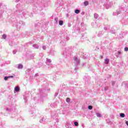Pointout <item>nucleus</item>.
I'll return each instance as SVG.
<instances>
[{
	"instance_id": "nucleus-1",
	"label": "nucleus",
	"mask_w": 128,
	"mask_h": 128,
	"mask_svg": "<svg viewBox=\"0 0 128 128\" xmlns=\"http://www.w3.org/2000/svg\"><path fill=\"white\" fill-rule=\"evenodd\" d=\"M20 88L16 86V88H14V90L16 92H18L20 90Z\"/></svg>"
},
{
	"instance_id": "nucleus-2",
	"label": "nucleus",
	"mask_w": 128,
	"mask_h": 128,
	"mask_svg": "<svg viewBox=\"0 0 128 128\" xmlns=\"http://www.w3.org/2000/svg\"><path fill=\"white\" fill-rule=\"evenodd\" d=\"M104 62H105V64H108L110 60L108 58H106V59H105Z\"/></svg>"
},
{
	"instance_id": "nucleus-3",
	"label": "nucleus",
	"mask_w": 128,
	"mask_h": 128,
	"mask_svg": "<svg viewBox=\"0 0 128 128\" xmlns=\"http://www.w3.org/2000/svg\"><path fill=\"white\" fill-rule=\"evenodd\" d=\"M18 69H22V68H23V66H22V64H18Z\"/></svg>"
},
{
	"instance_id": "nucleus-4",
	"label": "nucleus",
	"mask_w": 128,
	"mask_h": 128,
	"mask_svg": "<svg viewBox=\"0 0 128 128\" xmlns=\"http://www.w3.org/2000/svg\"><path fill=\"white\" fill-rule=\"evenodd\" d=\"M88 4H89V3H88V1H86L84 2V6H88Z\"/></svg>"
},
{
	"instance_id": "nucleus-5",
	"label": "nucleus",
	"mask_w": 128,
	"mask_h": 128,
	"mask_svg": "<svg viewBox=\"0 0 128 128\" xmlns=\"http://www.w3.org/2000/svg\"><path fill=\"white\" fill-rule=\"evenodd\" d=\"M80 10H75V11H74V12H75V14H78L80 13Z\"/></svg>"
},
{
	"instance_id": "nucleus-6",
	"label": "nucleus",
	"mask_w": 128,
	"mask_h": 128,
	"mask_svg": "<svg viewBox=\"0 0 128 128\" xmlns=\"http://www.w3.org/2000/svg\"><path fill=\"white\" fill-rule=\"evenodd\" d=\"M96 116L98 118H100L102 116V114L100 113H96Z\"/></svg>"
},
{
	"instance_id": "nucleus-7",
	"label": "nucleus",
	"mask_w": 128,
	"mask_h": 128,
	"mask_svg": "<svg viewBox=\"0 0 128 128\" xmlns=\"http://www.w3.org/2000/svg\"><path fill=\"white\" fill-rule=\"evenodd\" d=\"M120 116L124 118L125 117V114H124L123 113H121V114H120Z\"/></svg>"
},
{
	"instance_id": "nucleus-8",
	"label": "nucleus",
	"mask_w": 128,
	"mask_h": 128,
	"mask_svg": "<svg viewBox=\"0 0 128 128\" xmlns=\"http://www.w3.org/2000/svg\"><path fill=\"white\" fill-rule=\"evenodd\" d=\"M59 25H60V26L63 25V22H62V20L59 21Z\"/></svg>"
},
{
	"instance_id": "nucleus-9",
	"label": "nucleus",
	"mask_w": 128,
	"mask_h": 128,
	"mask_svg": "<svg viewBox=\"0 0 128 128\" xmlns=\"http://www.w3.org/2000/svg\"><path fill=\"white\" fill-rule=\"evenodd\" d=\"M94 17L96 19H97V18H98V14H94Z\"/></svg>"
},
{
	"instance_id": "nucleus-10",
	"label": "nucleus",
	"mask_w": 128,
	"mask_h": 128,
	"mask_svg": "<svg viewBox=\"0 0 128 128\" xmlns=\"http://www.w3.org/2000/svg\"><path fill=\"white\" fill-rule=\"evenodd\" d=\"M6 38V35L4 34H3L2 35V38L5 40Z\"/></svg>"
},
{
	"instance_id": "nucleus-11",
	"label": "nucleus",
	"mask_w": 128,
	"mask_h": 128,
	"mask_svg": "<svg viewBox=\"0 0 128 128\" xmlns=\"http://www.w3.org/2000/svg\"><path fill=\"white\" fill-rule=\"evenodd\" d=\"M73 58L75 62H78V58L76 56L74 57Z\"/></svg>"
},
{
	"instance_id": "nucleus-12",
	"label": "nucleus",
	"mask_w": 128,
	"mask_h": 128,
	"mask_svg": "<svg viewBox=\"0 0 128 128\" xmlns=\"http://www.w3.org/2000/svg\"><path fill=\"white\" fill-rule=\"evenodd\" d=\"M70 102V98H66V102Z\"/></svg>"
},
{
	"instance_id": "nucleus-13",
	"label": "nucleus",
	"mask_w": 128,
	"mask_h": 128,
	"mask_svg": "<svg viewBox=\"0 0 128 128\" xmlns=\"http://www.w3.org/2000/svg\"><path fill=\"white\" fill-rule=\"evenodd\" d=\"M10 77L8 76H5L4 78V80H8V78H9Z\"/></svg>"
},
{
	"instance_id": "nucleus-14",
	"label": "nucleus",
	"mask_w": 128,
	"mask_h": 128,
	"mask_svg": "<svg viewBox=\"0 0 128 128\" xmlns=\"http://www.w3.org/2000/svg\"><path fill=\"white\" fill-rule=\"evenodd\" d=\"M88 108H89V110H92V106H88Z\"/></svg>"
},
{
	"instance_id": "nucleus-15",
	"label": "nucleus",
	"mask_w": 128,
	"mask_h": 128,
	"mask_svg": "<svg viewBox=\"0 0 128 128\" xmlns=\"http://www.w3.org/2000/svg\"><path fill=\"white\" fill-rule=\"evenodd\" d=\"M124 51L125 52H128V47H125L124 48Z\"/></svg>"
},
{
	"instance_id": "nucleus-16",
	"label": "nucleus",
	"mask_w": 128,
	"mask_h": 128,
	"mask_svg": "<svg viewBox=\"0 0 128 128\" xmlns=\"http://www.w3.org/2000/svg\"><path fill=\"white\" fill-rule=\"evenodd\" d=\"M74 126H78V123L77 122H74Z\"/></svg>"
},
{
	"instance_id": "nucleus-17",
	"label": "nucleus",
	"mask_w": 128,
	"mask_h": 128,
	"mask_svg": "<svg viewBox=\"0 0 128 128\" xmlns=\"http://www.w3.org/2000/svg\"><path fill=\"white\" fill-rule=\"evenodd\" d=\"M56 22H58V18H56L54 20Z\"/></svg>"
},
{
	"instance_id": "nucleus-18",
	"label": "nucleus",
	"mask_w": 128,
	"mask_h": 128,
	"mask_svg": "<svg viewBox=\"0 0 128 128\" xmlns=\"http://www.w3.org/2000/svg\"><path fill=\"white\" fill-rule=\"evenodd\" d=\"M121 52H118V54H121Z\"/></svg>"
},
{
	"instance_id": "nucleus-19",
	"label": "nucleus",
	"mask_w": 128,
	"mask_h": 128,
	"mask_svg": "<svg viewBox=\"0 0 128 128\" xmlns=\"http://www.w3.org/2000/svg\"><path fill=\"white\" fill-rule=\"evenodd\" d=\"M126 124L127 126H128V121H126Z\"/></svg>"
},
{
	"instance_id": "nucleus-20",
	"label": "nucleus",
	"mask_w": 128,
	"mask_h": 128,
	"mask_svg": "<svg viewBox=\"0 0 128 128\" xmlns=\"http://www.w3.org/2000/svg\"><path fill=\"white\" fill-rule=\"evenodd\" d=\"M8 77H10V78H14V76H8Z\"/></svg>"
}]
</instances>
